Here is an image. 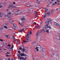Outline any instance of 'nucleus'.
<instances>
[{"label":"nucleus","instance_id":"nucleus-1","mask_svg":"<svg viewBox=\"0 0 60 60\" xmlns=\"http://www.w3.org/2000/svg\"><path fill=\"white\" fill-rule=\"evenodd\" d=\"M51 21V20L49 18L47 19L46 22H45V23L47 24L45 25V29H47L48 28V24H49V23Z\"/></svg>","mask_w":60,"mask_h":60},{"label":"nucleus","instance_id":"nucleus-2","mask_svg":"<svg viewBox=\"0 0 60 60\" xmlns=\"http://www.w3.org/2000/svg\"><path fill=\"white\" fill-rule=\"evenodd\" d=\"M42 50H41V53L44 56L45 55V53L44 52L45 49L43 48H42L41 49Z\"/></svg>","mask_w":60,"mask_h":60},{"label":"nucleus","instance_id":"nucleus-3","mask_svg":"<svg viewBox=\"0 0 60 60\" xmlns=\"http://www.w3.org/2000/svg\"><path fill=\"white\" fill-rule=\"evenodd\" d=\"M51 55L52 57H54L56 59V58H57L56 56V55L55 53H54L52 52L51 54Z\"/></svg>","mask_w":60,"mask_h":60},{"label":"nucleus","instance_id":"nucleus-4","mask_svg":"<svg viewBox=\"0 0 60 60\" xmlns=\"http://www.w3.org/2000/svg\"><path fill=\"white\" fill-rule=\"evenodd\" d=\"M9 7H11V8H17V7L15 6H13V4H12L10 5Z\"/></svg>","mask_w":60,"mask_h":60},{"label":"nucleus","instance_id":"nucleus-5","mask_svg":"<svg viewBox=\"0 0 60 60\" xmlns=\"http://www.w3.org/2000/svg\"><path fill=\"white\" fill-rule=\"evenodd\" d=\"M55 37L56 38V39L57 40H60V38L58 36H57V35H55Z\"/></svg>","mask_w":60,"mask_h":60},{"label":"nucleus","instance_id":"nucleus-6","mask_svg":"<svg viewBox=\"0 0 60 60\" xmlns=\"http://www.w3.org/2000/svg\"><path fill=\"white\" fill-rule=\"evenodd\" d=\"M54 25H55V26H58V27H59L58 26H60V25H59V24H58V23H56V22H54Z\"/></svg>","mask_w":60,"mask_h":60},{"label":"nucleus","instance_id":"nucleus-7","mask_svg":"<svg viewBox=\"0 0 60 60\" xmlns=\"http://www.w3.org/2000/svg\"><path fill=\"white\" fill-rule=\"evenodd\" d=\"M35 14L36 16L34 18H37V17L36 16H38V15H37V14L38 13V12H37V11H35Z\"/></svg>","mask_w":60,"mask_h":60},{"label":"nucleus","instance_id":"nucleus-8","mask_svg":"<svg viewBox=\"0 0 60 60\" xmlns=\"http://www.w3.org/2000/svg\"><path fill=\"white\" fill-rule=\"evenodd\" d=\"M5 18L6 19H9V16H8V15H6L5 16Z\"/></svg>","mask_w":60,"mask_h":60},{"label":"nucleus","instance_id":"nucleus-9","mask_svg":"<svg viewBox=\"0 0 60 60\" xmlns=\"http://www.w3.org/2000/svg\"><path fill=\"white\" fill-rule=\"evenodd\" d=\"M39 34H40V32H39V31H38V32L37 33V34L36 35L37 37L39 36Z\"/></svg>","mask_w":60,"mask_h":60},{"label":"nucleus","instance_id":"nucleus-10","mask_svg":"<svg viewBox=\"0 0 60 60\" xmlns=\"http://www.w3.org/2000/svg\"><path fill=\"white\" fill-rule=\"evenodd\" d=\"M38 47H37L38 49H42V48L41 46L39 45H38Z\"/></svg>","mask_w":60,"mask_h":60},{"label":"nucleus","instance_id":"nucleus-11","mask_svg":"<svg viewBox=\"0 0 60 60\" xmlns=\"http://www.w3.org/2000/svg\"><path fill=\"white\" fill-rule=\"evenodd\" d=\"M37 47H36V48L35 49H36V51L38 52L39 51V49H37Z\"/></svg>","mask_w":60,"mask_h":60},{"label":"nucleus","instance_id":"nucleus-12","mask_svg":"<svg viewBox=\"0 0 60 60\" xmlns=\"http://www.w3.org/2000/svg\"><path fill=\"white\" fill-rule=\"evenodd\" d=\"M19 58L21 60V59H24V57H20V56H19Z\"/></svg>","mask_w":60,"mask_h":60},{"label":"nucleus","instance_id":"nucleus-13","mask_svg":"<svg viewBox=\"0 0 60 60\" xmlns=\"http://www.w3.org/2000/svg\"><path fill=\"white\" fill-rule=\"evenodd\" d=\"M29 39V38L28 37V38H26V40L27 41H30V39Z\"/></svg>","mask_w":60,"mask_h":60},{"label":"nucleus","instance_id":"nucleus-14","mask_svg":"<svg viewBox=\"0 0 60 60\" xmlns=\"http://www.w3.org/2000/svg\"><path fill=\"white\" fill-rule=\"evenodd\" d=\"M15 15H19V13H14Z\"/></svg>","mask_w":60,"mask_h":60},{"label":"nucleus","instance_id":"nucleus-15","mask_svg":"<svg viewBox=\"0 0 60 60\" xmlns=\"http://www.w3.org/2000/svg\"><path fill=\"white\" fill-rule=\"evenodd\" d=\"M9 21L10 22V23H11V24H12V23H11V22H13V21H12V19H10L9 20Z\"/></svg>","mask_w":60,"mask_h":60},{"label":"nucleus","instance_id":"nucleus-16","mask_svg":"<svg viewBox=\"0 0 60 60\" xmlns=\"http://www.w3.org/2000/svg\"><path fill=\"white\" fill-rule=\"evenodd\" d=\"M22 20H25V18H23L21 19Z\"/></svg>","mask_w":60,"mask_h":60},{"label":"nucleus","instance_id":"nucleus-17","mask_svg":"<svg viewBox=\"0 0 60 60\" xmlns=\"http://www.w3.org/2000/svg\"><path fill=\"white\" fill-rule=\"evenodd\" d=\"M46 14H48V15H50V13L49 12H48L46 13Z\"/></svg>","mask_w":60,"mask_h":60},{"label":"nucleus","instance_id":"nucleus-18","mask_svg":"<svg viewBox=\"0 0 60 60\" xmlns=\"http://www.w3.org/2000/svg\"><path fill=\"white\" fill-rule=\"evenodd\" d=\"M13 39L14 41H16V40L15 39V37H13Z\"/></svg>","mask_w":60,"mask_h":60},{"label":"nucleus","instance_id":"nucleus-19","mask_svg":"<svg viewBox=\"0 0 60 60\" xmlns=\"http://www.w3.org/2000/svg\"><path fill=\"white\" fill-rule=\"evenodd\" d=\"M6 43H4V44H3V46H6Z\"/></svg>","mask_w":60,"mask_h":60},{"label":"nucleus","instance_id":"nucleus-20","mask_svg":"<svg viewBox=\"0 0 60 60\" xmlns=\"http://www.w3.org/2000/svg\"><path fill=\"white\" fill-rule=\"evenodd\" d=\"M29 42V41H23V43H26V42Z\"/></svg>","mask_w":60,"mask_h":60},{"label":"nucleus","instance_id":"nucleus-21","mask_svg":"<svg viewBox=\"0 0 60 60\" xmlns=\"http://www.w3.org/2000/svg\"><path fill=\"white\" fill-rule=\"evenodd\" d=\"M46 32L47 33H49V31L48 30H46Z\"/></svg>","mask_w":60,"mask_h":60},{"label":"nucleus","instance_id":"nucleus-22","mask_svg":"<svg viewBox=\"0 0 60 60\" xmlns=\"http://www.w3.org/2000/svg\"><path fill=\"white\" fill-rule=\"evenodd\" d=\"M29 10H30V11H33V9H32L31 8H29Z\"/></svg>","mask_w":60,"mask_h":60},{"label":"nucleus","instance_id":"nucleus-23","mask_svg":"<svg viewBox=\"0 0 60 60\" xmlns=\"http://www.w3.org/2000/svg\"><path fill=\"white\" fill-rule=\"evenodd\" d=\"M11 11L12 12H14L15 11V9H13L12 10H11Z\"/></svg>","mask_w":60,"mask_h":60},{"label":"nucleus","instance_id":"nucleus-24","mask_svg":"<svg viewBox=\"0 0 60 60\" xmlns=\"http://www.w3.org/2000/svg\"><path fill=\"white\" fill-rule=\"evenodd\" d=\"M5 37H6V38H8L9 37H8V36L7 35H6L5 36Z\"/></svg>","mask_w":60,"mask_h":60},{"label":"nucleus","instance_id":"nucleus-25","mask_svg":"<svg viewBox=\"0 0 60 60\" xmlns=\"http://www.w3.org/2000/svg\"><path fill=\"white\" fill-rule=\"evenodd\" d=\"M37 4H40V1H39L38 2H37Z\"/></svg>","mask_w":60,"mask_h":60},{"label":"nucleus","instance_id":"nucleus-26","mask_svg":"<svg viewBox=\"0 0 60 60\" xmlns=\"http://www.w3.org/2000/svg\"><path fill=\"white\" fill-rule=\"evenodd\" d=\"M12 25H13V26H14V27H15V26H16V24H14V25H13L12 23Z\"/></svg>","mask_w":60,"mask_h":60},{"label":"nucleus","instance_id":"nucleus-27","mask_svg":"<svg viewBox=\"0 0 60 60\" xmlns=\"http://www.w3.org/2000/svg\"><path fill=\"white\" fill-rule=\"evenodd\" d=\"M24 31V29H22L21 30H20V31L22 32L23 31Z\"/></svg>","mask_w":60,"mask_h":60},{"label":"nucleus","instance_id":"nucleus-28","mask_svg":"<svg viewBox=\"0 0 60 60\" xmlns=\"http://www.w3.org/2000/svg\"><path fill=\"white\" fill-rule=\"evenodd\" d=\"M5 26H8V24L6 23H5Z\"/></svg>","mask_w":60,"mask_h":60},{"label":"nucleus","instance_id":"nucleus-29","mask_svg":"<svg viewBox=\"0 0 60 60\" xmlns=\"http://www.w3.org/2000/svg\"><path fill=\"white\" fill-rule=\"evenodd\" d=\"M57 3H60V1L58 0H57Z\"/></svg>","mask_w":60,"mask_h":60},{"label":"nucleus","instance_id":"nucleus-30","mask_svg":"<svg viewBox=\"0 0 60 60\" xmlns=\"http://www.w3.org/2000/svg\"><path fill=\"white\" fill-rule=\"evenodd\" d=\"M27 7H30V4H28L27 5Z\"/></svg>","mask_w":60,"mask_h":60},{"label":"nucleus","instance_id":"nucleus-31","mask_svg":"<svg viewBox=\"0 0 60 60\" xmlns=\"http://www.w3.org/2000/svg\"><path fill=\"white\" fill-rule=\"evenodd\" d=\"M19 49H20V50H22V48L21 47H20Z\"/></svg>","mask_w":60,"mask_h":60},{"label":"nucleus","instance_id":"nucleus-32","mask_svg":"<svg viewBox=\"0 0 60 60\" xmlns=\"http://www.w3.org/2000/svg\"><path fill=\"white\" fill-rule=\"evenodd\" d=\"M51 12L52 13H53V12H54V11L53 10H51Z\"/></svg>","mask_w":60,"mask_h":60},{"label":"nucleus","instance_id":"nucleus-33","mask_svg":"<svg viewBox=\"0 0 60 60\" xmlns=\"http://www.w3.org/2000/svg\"><path fill=\"white\" fill-rule=\"evenodd\" d=\"M30 34H32V31H30Z\"/></svg>","mask_w":60,"mask_h":60},{"label":"nucleus","instance_id":"nucleus-34","mask_svg":"<svg viewBox=\"0 0 60 60\" xmlns=\"http://www.w3.org/2000/svg\"><path fill=\"white\" fill-rule=\"evenodd\" d=\"M4 27L6 29H7V26H4Z\"/></svg>","mask_w":60,"mask_h":60},{"label":"nucleus","instance_id":"nucleus-35","mask_svg":"<svg viewBox=\"0 0 60 60\" xmlns=\"http://www.w3.org/2000/svg\"><path fill=\"white\" fill-rule=\"evenodd\" d=\"M22 50H23V51H25V49H22Z\"/></svg>","mask_w":60,"mask_h":60},{"label":"nucleus","instance_id":"nucleus-36","mask_svg":"<svg viewBox=\"0 0 60 60\" xmlns=\"http://www.w3.org/2000/svg\"><path fill=\"white\" fill-rule=\"evenodd\" d=\"M45 11H48V9H45Z\"/></svg>","mask_w":60,"mask_h":60},{"label":"nucleus","instance_id":"nucleus-37","mask_svg":"<svg viewBox=\"0 0 60 60\" xmlns=\"http://www.w3.org/2000/svg\"><path fill=\"white\" fill-rule=\"evenodd\" d=\"M54 3L55 4H57V2L56 1Z\"/></svg>","mask_w":60,"mask_h":60},{"label":"nucleus","instance_id":"nucleus-38","mask_svg":"<svg viewBox=\"0 0 60 60\" xmlns=\"http://www.w3.org/2000/svg\"><path fill=\"white\" fill-rule=\"evenodd\" d=\"M0 41H3L2 39H0Z\"/></svg>","mask_w":60,"mask_h":60},{"label":"nucleus","instance_id":"nucleus-39","mask_svg":"<svg viewBox=\"0 0 60 60\" xmlns=\"http://www.w3.org/2000/svg\"><path fill=\"white\" fill-rule=\"evenodd\" d=\"M56 56H57L58 57V59H59V57H58V55L57 54L56 55Z\"/></svg>","mask_w":60,"mask_h":60},{"label":"nucleus","instance_id":"nucleus-40","mask_svg":"<svg viewBox=\"0 0 60 60\" xmlns=\"http://www.w3.org/2000/svg\"><path fill=\"white\" fill-rule=\"evenodd\" d=\"M33 24H34V25H36V23L35 22L33 23Z\"/></svg>","mask_w":60,"mask_h":60},{"label":"nucleus","instance_id":"nucleus-41","mask_svg":"<svg viewBox=\"0 0 60 60\" xmlns=\"http://www.w3.org/2000/svg\"><path fill=\"white\" fill-rule=\"evenodd\" d=\"M43 17H44V18H45L46 17V16H45V15H44Z\"/></svg>","mask_w":60,"mask_h":60},{"label":"nucleus","instance_id":"nucleus-42","mask_svg":"<svg viewBox=\"0 0 60 60\" xmlns=\"http://www.w3.org/2000/svg\"><path fill=\"white\" fill-rule=\"evenodd\" d=\"M2 52V51L1 49H0V53H1Z\"/></svg>","mask_w":60,"mask_h":60},{"label":"nucleus","instance_id":"nucleus-43","mask_svg":"<svg viewBox=\"0 0 60 60\" xmlns=\"http://www.w3.org/2000/svg\"><path fill=\"white\" fill-rule=\"evenodd\" d=\"M21 56H24V55H23V54H21Z\"/></svg>","mask_w":60,"mask_h":60},{"label":"nucleus","instance_id":"nucleus-44","mask_svg":"<svg viewBox=\"0 0 60 60\" xmlns=\"http://www.w3.org/2000/svg\"><path fill=\"white\" fill-rule=\"evenodd\" d=\"M13 4H15L16 3H15V2H13Z\"/></svg>","mask_w":60,"mask_h":60},{"label":"nucleus","instance_id":"nucleus-45","mask_svg":"<svg viewBox=\"0 0 60 60\" xmlns=\"http://www.w3.org/2000/svg\"><path fill=\"white\" fill-rule=\"evenodd\" d=\"M7 54H10V53L9 52H7Z\"/></svg>","mask_w":60,"mask_h":60},{"label":"nucleus","instance_id":"nucleus-46","mask_svg":"<svg viewBox=\"0 0 60 60\" xmlns=\"http://www.w3.org/2000/svg\"><path fill=\"white\" fill-rule=\"evenodd\" d=\"M48 28H49L50 29H51V27H50L49 26H48Z\"/></svg>","mask_w":60,"mask_h":60},{"label":"nucleus","instance_id":"nucleus-47","mask_svg":"<svg viewBox=\"0 0 60 60\" xmlns=\"http://www.w3.org/2000/svg\"><path fill=\"white\" fill-rule=\"evenodd\" d=\"M52 5H55L56 4L54 3H53V4H52Z\"/></svg>","mask_w":60,"mask_h":60},{"label":"nucleus","instance_id":"nucleus-48","mask_svg":"<svg viewBox=\"0 0 60 60\" xmlns=\"http://www.w3.org/2000/svg\"><path fill=\"white\" fill-rule=\"evenodd\" d=\"M19 25H20V24H21V23H20V21L19 22Z\"/></svg>","mask_w":60,"mask_h":60},{"label":"nucleus","instance_id":"nucleus-49","mask_svg":"<svg viewBox=\"0 0 60 60\" xmlns=\"http://www.w3.org/2000/svg\"><path fill=\"white\" fill-rule=\"evenodd\" d=\"M16 43H19V41H16Z\"/></svg>","mask_w":60,"mask_h":60},{"label":"nucleus","instance_id":"nucleus-50","mask_svg":"<svg viewBox=\"0 0 60 60\" xmlns=\"http://www.w3.org/2000/svg\"><path fill=\"white\" fill-rule=\"evenodd\" d=\"M52 2L51 1H50V4H52Z\"/></svg>","mask_w":60,"mask_h":60},{"label":"nucleus","instance_id":"nucleus-51","mask_svg":"<svg viewBox=\"0 0 60 60\" xmlns=\"http://www.w3.org/2000/svg\"><path fill=\"white\" fill-rule=\"evenodd\" d=\"M8 47H10V46H11V45H10V44H9L8 45Z\"/></svg>","mask_w":60,"mask_h":60},{"label":"nucleus","instance_id":"nucleus-52","mask_svg":"<svg viewBox=\"0 0 60 60\" xmlns=\"http://www.w3.org/2000/svg\"><path fill=\"white\" fill-rule=\"evenodd\" d=\"M21 11L20 10H19L17 11V12H19V11Z\"/></svg>","mask_w":60,"mask_h":60},{"label":"nucleus","instance_id":"nucleus-53","mask_svg":"<svg viewBox=\"0 0 60 60\" xmlns=\"http://www.w3.org/2000/svg\"><path fill=\"white\" fill-rule=\"evenodd\" d=\"M28 33H29V32H28V33H27V35H28L29 36V34Z\"/></svg>","mask_w":60,"mask_h":60},{"label":"nucleus","instance_id":"nucleus-54","mask_svg":"<svg viewBox=\"0 0 60 60\" xmlns=\"http://www.w3.org/2000/svg\"><path fill=\"white\" fill-rule=\"evenodd\" d=\"M6 56H8V55H6Z\"/></svg>","mask_w":60,"mask_h":60},{"label":"nucleus","instance_id":"nucleus-55","mask_svg":"<svg viewBox=\"0 0 60 60\" xmlns=\"http://www.w3.org/2000/svg\"><path fill=\"white\" fill-rule=\"evenodd\" d=\"M26 58H27V57H26L25 58V59H24V60H26Z\"/></svg>","mask_w":60,"mask_h":60},{"label":"nucleus","instance_id":"nucleus-56","mask_svg":"<svg viewBox=\"0 0 60 60\" xmlns=\"http://www.w3.org/2000/svg\"><path fill=\"white\" fill-rule=\"evenodd\" d=\"M18 53H20V51H19L18 52Z\"/></svg>","mask_w":60,"mask_h":60},{"label":"nucleus","instance_id":"nucleus-57","mask_svg":"<svg viewBox=\"0 0 60 60\" xmlns=\"http://www.w3.org/2000/svg\"><path fill=\"white\" fill-rule=\"evenodd\" d=\"M40 27V26H38V28H39Z\"/></svg>","mask_w":60,"mask_h":60},{"label":"nucleus","instance_id":"nucleus-58","mask_svg":"<svg viewBox=\"0 0 60 60\" xmlns=\"http://www.w3.org/2000/svg\"><path fill=\"white\" fill-rule=\"evenodd\" d=\"M12 29H13L14 30H15V29H16V28H13Z\"/></svg>","mask_w":60,"mask_h":60},{"label":"nucleus","instance_id":"nucleus-59","mask_svg":"<svg viewBox=\"0 0 60 60\" xmlns=\"http://www.w3.org/2000/svg\"><path fill=\"white\" fill-rule=\"evenodd\" d=\"M20 25L21 26H22V23H20Z\"/></svg>","mask_w":60,"mask_h":60},{"label":"nucleus","instance_id":"nucleus-60","mask_svg":"<svg viewBox=\"0 0 60 60\" xmlns=\"http://www.w3.org/2000/svg\"><path fill=\"white\" fill-rule=\"evenodd\" d=\"M22 54L23 55V56H25V54H24V53H23Z\"/></svg>","mask_w":60,"mask_h":60},{"label":"nucleus","instance_id":"nucleus-61","mask_svg":"<svg viewBox=\"0 0 60 60\" xmlns=\"http://www.w3.org/2000/svg\"><path fill=\"white\" fill-rule=\"evenodd\" d=\"M30 7L32 6V5L31 4H30Z\"/></svg>","mask_w":60,"mask_h":60},{"label":"nucleus","instance_id":"nucleus-62","mask_svg":"<svg viewBox=\"0 0 60 60\" xmlns=\"http://www.w3.org/2000/svg\"><path fill=\"white\" fill-rule=\"evenodd\" d=\"M38 28V26H37L36 27L35 29H37V28Z\"/></svg>","mask_w":60,"mask_h":60},{"label":"nucleus","instance_id":"nucleus-63","mask_svg":"<svg viewBox=\"0 0 60 60\" xmlns=\"http://www.w3.org/2000/svg\"><path fill=\"white\" fill-rule=\"evenodd\" d=\"M13 46H12V47H11V49H13Z\"/></svg>","mask_w":60,"mask_h":60},{"label":"nucleus","instance_id":"nucleus-64","mask_svg":"<svg viewBox=\"0 0 60 60\" xmlns=\"http://www.w3.org/2000/svg\"><path fill=\"white\" fill-rule=\"evenodd\" d=\"M3 59H2V58H0V60H2Z\"/></svg>","mask_w":60,"mask_h":60}]
</instances>
